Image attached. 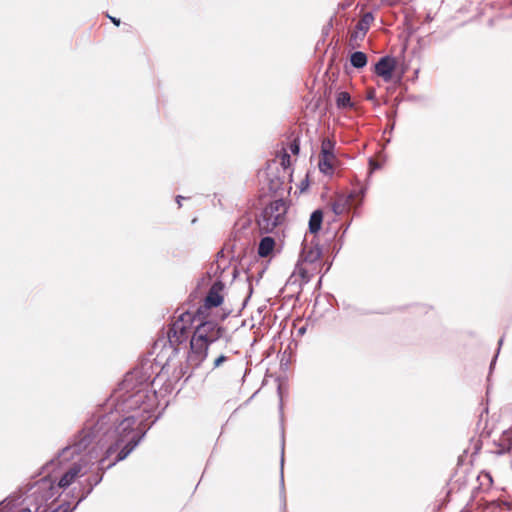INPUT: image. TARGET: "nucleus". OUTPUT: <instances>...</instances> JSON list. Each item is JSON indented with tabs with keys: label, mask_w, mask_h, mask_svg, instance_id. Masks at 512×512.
<instances>
[{
	"label": "nucleus",
	"mask_w": 512,
	"mask_h": 512,
	"mask_svg": "<svg viewBox=\"0 0 512 512\" xmlns=\"http://www.w3.org/2000/svg\"><path fill=\"white\" fill-rule=\"evenodd\" d=\"M511 449V443L504 444L500 446V449L497 451L498 454H504L509 452Z\"/></svg>",
	"instance_id": "obj_24"
},
{
	"label": "nucleus",
	"mask_w": 512,
	"mask_h": 512,
	"mask_svg": "<svg viewBox=\"0 0 512 512\" xmlns=\"http://www.w3.org/2000/svg\"><path fill=\"white\" fill-rule=\"evenodd\" d=\"M153 364L145 361L128 372L110 399L108 412L89 419L57 456L43 469L47 472L29 486V499L36 511L59 495L94 463L105 471L124 460L141 442L149 427L158 400L151 388Z\"/></svg>",
	"instance_id": "obj_1"
},
{
	"label": "nucleus",
	"mask_w": 512,
	"mask_h": 512,
	"mask_svg": "<svg viewBox=\"0 0 512 512\" xmlns=\"http://www.w3.org/2000/svg\"><path fill=\"white\" fill-rule=\"evenodd\" d=\"M231 361V356L229 355H226V354H220L219 356H217L214 360H213V363H212V370H215V369H218L220 368L222 365H224L225 363Z\"/></svg>",
	"instance_id": "obj_18"
},
{
	"label": "nucleus",
	"mask_w": 512,
	"mask_h": 512,
	"mask_svg": "<svg viewBox=\"0 0 512 512\" xmlns=\"http://www.w3.org/2000/svg\"><path fill=\"white\" fill-rule=\"evenodd\" d=\"M194 331L189 340L190 350L187 355V365L192 369L199 367L208 356L210 345L223 338L225 328L219 325L216 319L210 317L200 318L193 312Z\"/></svg>",
	"instance_id": "obj_2"
},
{
	"label": "nucleus",
	"mask_w": 512,
	"mask_h": 512,
	"mask_svg": "<svg viewBox=\"0 0 512 512\" xmlns=\"http://www.w3.org/2000/svg\"><path fill=\"white\" fill-rule=\"evenodd\" d=\"M76 507H77L76 504H75V506L72 509L70 508L69 504H67L66 506L65 505H61L57 509L51 510V512H71Z\"/></svg>",
	"instance_id": "obj_22"
},
{
	"label": "nucleus",
	"mask_w": 512,
	"mask_h": 512,
	"mask_svg": "<svg viewBox=\"0 0 512 512\" xmlns=\"http://www.w3.org/2000/svg\"><path fill=\"white\" fill-rule=\"evenodd\" d=\"M26 493H27V496H26V498H25V501L27 502V505L33 506V508H34V512H51V511H48V510L45 508V504H46L47 502H44V503L41 505V507L39 508V510H38V511H36V505H35L34 500L29 499V488L27 489Z\"/></svg>",
	"instance_id": "obj_19"
},
{
	"label": "nucleus",
	"mask_w": 512,
	"mask_h": 512,
	"mask_svg": "<svg viewBox=\"0 0 512 512\" xmlns=\"http://www.w3.org/2000/svg\"><path fill=\"white\" fill-rule=\"evenodd\" d=\"M366 193V188L362 187L360 188L359 192L353 191L349 194L348 197L345 196H338L331 204L332 211L335 215H342L346 211H348L350 206V201L356 197L358 194L361 197H364Z\"/></svg>",
	"instance_id": "obj_7"
},
{
	"label": "nucleus",
	"mask_w": 512,
	"mask_h": 512,
	"mask_svg": "<svg viewBox=\"0 0 512 512\" xmlns=\"http://www.w3.org/2000/svg\"><path fill=\"white\" fill-rule=\"evenodd\" d=\"M291 164L290 155L287 152H284L281 157V165L284 169L288 168Z\"/></svg>",
	"instance_id": "obj_21"
},
{
	"label": "nucleus",
	"mask_w": 512,
	"mask_h": 512,
	"mask_svg": "<svg viewBox=\"0 0 512 512\" xmlns=\"http://www.w3.org/2000/svg\"><path fill=\"white\" fill-rule=\"evenodd\" d=\"M333 160H334V158H331V157L320 156L319 163H318L319 170L325 175H331L333 173V165H332Z\"/></svg>",
	"instance_id": "obj_17"
},
{
	"label": "nucleus",
	"mask_w": 512,
	"mask_h": 512,
	"mask_svg": "<svg viewBox=\"0 0 512 512\" xmlns=\"http://www.w3.org/2000/svg\"><path fill=\"white\" fill-rule=\"evenodd\" d=\"M336 106L338 109H352L354 103L351 100V96L346 91H341L336 95Z\"/></svg>",
	"instance_id": "obj_12"
},
{
	"label": "nucleus",
	"mask_w": 512,
	"mask_h": 512,
	"mask_svg": "<svg viewBox=\"0 0 512 512\" xmlns=\"http://www.w3.org/2000/svg\"><path fill=\"white\" fill-rule=\"evenodd\" d=\"M350 63L353 67L361 69L367 65V55L361 51L353 52L350 56Z\"/></svg>",
	"instance_id": "obj_14"
},
{
	"label": "nucleus",
	"mask_w": 512,
	"mask_h": 512,
	"mask_svg": "<svg viewBox=\"0 0 512 512\" xmlns=\"http://www.w3.org/2000/svg\"><path fill=\"white\" fill-rule=\"evenodd\" d=\"M287 213V205L283 199H277L267 205L257 218V223L261 231L271 233L281 225Z\"/></svg>",
	"instance_id": "obj_4"
},
{
	"label": "nucleus",
	"mask_w": 512,
	"mask_h": 512,
	"mask_svg": "<svg viewBox=\"0 0 512 512\" xmlns=\"http://www.w3.org/2000/svg\"><path fill=\"white\" fill-rule=\"evenodd\" d=\"M225 288V285L222 281H215L210 287L206 297L204 298L203 304L200 305L195 313L200 318L210 317L212 315V309L217 308L223 303V295L222 292Z\"/></svg>",
	"instance_id": "obj_5"
},
{
	"label": "nucleus",
	"mask_w": 512,
	"mask_h": 512,
	"mask_svg": "<svg viewBox=\"0 0 512 512\" xmlns=\"http://www.w3.org/2000/svg\"><path fill=\"white\" fill-rule=\"evenodd\" d=\"M109 18L111 19V21H112L116 26H119V24H120V20H119V19H116V18H114V17H110V16H109Z\"/></svg>",
	"instance_id": "obj_26"
},
{
	"label": "nucleus",
	"mask_w": 512,
	"mask_h": 512,
	"mask_svg": "<svg viewBox=\"0 0 512 512\" xmlns=\"http://www.w3.org/2000/svg\"><path fill=\"white\" fill-rule=\"evenodd\" d=\"M183 199H184V197H182V196H180V195H179V196H177L176 201H177V203H178L179 207L181 206V200H183Z\"/></svg>",
	"instance_id": "obj_27"
},
{
	"label": "nucleus",
	"mask_w": 512,
	"mask_h": 512,
	"mask_svg": "<svg viewBox=\"0 0 512 512\" xmlns=\"http://www.w3.org/2000/svg\"><path fill=\"white\" fill-rule=\"evenodd\" d=\"M323 221V213L321 210H315L309 219V231L312 234L317 233L321 229Z\"/></svg>",
	"instance_id": "obj_13"
},
{
	"label": "nucleus",
	"mask_w": 512,
	"mask_h": 512,
	"mask_svg": "<svg viewBox=\"0 0 512 512\" xmlns=\"http://www.w3.org/2000/svg\"><path fill=\"white\" fill-rule=\"evenodd\" d=\"M335 142L329 138H325L321 144V156L335 158L334 155Z\"/></svg>",
	"instance_id": "obj_16"
},
{
	"label": "nucleus",
	"mask_w": 512,
	"mask_h": 512,
	"mask_svg": "<svg viewBox=\"0 0 512 512\" xmlns=\"http://www.w3.org/2000/svg\"><path fill=\"white\" fill-rule=\"evenodd\" d=\"M100 473H97L93 477H89L85 480V484L82 487V494L78 499L76 505H78L81 501L88 497V495L93 491L94 487L97 486L103 479L104 471L98 469Z\"/></svg>",
	"instance_id": "obj_10"
},
{
	"label": "nucleus",
	"mask_w": 512,
	"mask_h": 512,
	"mask_svg": "<svg viewBox=\"0 0 512 512\" xmlns=\"http://www.w3.org/2000/svg\"><path fill=\"white\" fill-rule=\"evenodd\" d=\"M396 67V61L391 56L381 57L375 64V73L382 77L384 81L392 79V73Z\"/></svg>",
	"instance_id": "obj_8"
},
{
	"label": "nucleus",
	"mask_w": 512,
	"mask_h": 512,
	"mask_svg": "<svg viewBox=\"0 0 512 512\" xmlns=\"http://www.w3.org/2000/svg\"><path fill=\"white\" fill-rule=\"evenodd\" d=\"M175 314V321L170 325L167 336L170 345L174 347L175 351H178V347L186 344L192 336L194 316L192 311L183 308H178Z\"/></svg>",
	"instance_id": "obj_3"
},
{
	"label": "nucleus",
	"mask_w": 512,
	"mask_h": 512,
	"mask_svg": "<svg viewBox=\"0 0 512 512\" xmlns=\"http://www.w3.org/2000/svg\"><path fill=\"white\" fill-rule=\"evenodd\" d=\"M33 506L28 505L26 508H22L19 512H34L32 511Z\"/></svg>",
	"instance_id": "obj_25"
},
{
	"label": "nucleus",
	"mask_w": 512,
	"mask_h": 512,
	"mask_svg": "<svg viewBox=\"0 0 512 512\" xmlns=\"http://www.w3.org/2000/svg\"><path fill=\"white\" fill-rule=\"evenodd\" d=\"M299 150H300L299 143L297 142V140H294V141L290 144V151H291L293 154H298V153H299Z\"/></svg>",
	"instance_id": "obj_23"
},
{
	"label": "nucleus",
	"mask_w": 512,
	"mask_h": 512,
	"mask_svg": "<svg viewBox=\"0 0 512 512\" xmlns=\"http://www.w3.org/2000/svg\"><path fill=\"white\" fill-rule=\"evenodd\" d=\"M373 20L374 17L371 12L365 13L355 25V29L351 33V40L363 39Z\"/></svg>",
	"instance_id": "obj_9"
},
{
	"label": "nucleus",
	"mask_w": 512,
	"mask_h": 512,
	"mask_svg": "<svg viewBox=\"0 0 512 512\" xmlns=\"http://www.w3.org/2000/svg\"><path fill=\"white\" fill-rule=\"evenodd\" d=\"M330 267H331V263H330V264H328V266H327V268L325 269V271H324V273L322 274V276H323L325 273H327V272L329 271Z\"/></svg>",
	"instance_id": "obj_28"
},
{
	"label": "nucleus",
	"mask_w": 512,
	"mask_h": 512,
	"mask_svg": "<svg viewBox=\"0 0 512 512\" xmlns=\"http://www.w3.org/2000/svg\"><path fill=\"white\" fill-rule=\"evenodd\" d=\"M321 249L318 245H308L304 244L301 252V260L302 265H311L313 266L311 269H308L306 267L299 268L300 274L303 279L306 281H309L311 274L315 271L320 273L321 269L320 267V257H321Z\"/></svg>",
	"instance_id": "obj_6"
},
{
	"label": "nucleus",
	"mask_w": 512,
	"mask_h": 512,
	"mask_svg": "<svg viewBox=\"0 0 512 512\" xmlns=\"http://www.w3.org/2000/svg\"><path fill=\"white\" fill-rule=\"evenodd\" d=\"M283 467H284V441L282 442V452H281V477H280L281 491H280V499H281L282 509L285 510L287 503H286V494H285V489H284Z\"/></svg>",
	"instance_id": "obj_15"
},
{
	"label": "nucleus",
	"mask_w": 512,
	"mask_h": 512,
	"mask_svg": "<svg viewBox=\"0 0 512 512\" xmlns=\"http://www.w3.org/2000/svg\"><path fill=\"white\" fill-rule=\"evenodd\" d=\"M14 506V499L6 498L0 503V512H8Z\"/></svg>",
	"instance_id": "obj_20"
},
{
	"label": "nucleus",
	"mask_w": 512,
	"mask_h": 512,
	"mask_svg": "<svg viewBox=\"0 0 512 512\" xmlns=\"http://www.w3.org/2000/svg\"><path fill=\"white\" fill-rule=\"evenodd\" d=\"M275 241L272 237H263L260 240L259 246H258V254L261 257H267L272 250L274 249Z\"/></svg>",
	"instance_id": "obj_11"
}]
</instances>
